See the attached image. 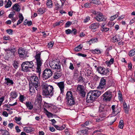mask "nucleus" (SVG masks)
Wrapping results in <instances>:
<instances>
[{
    "label": "nucleus",
    "mask_w": 135,
    "mask_h": 135,
    "mask_svg": "<svg viewBox=\"0 0 135 135\" xmlns=\"http://www.w3.org/2000/svg\"><path fill=\"white\" fill-rule=\"evenodd\" d=\"M101 92L98 90L90 91L87 94L86 102L88 103H92L101 94Z\"/></svg>",
    "instance_id": "obj_1"
},
{
    "label": "nucleus",
    "mask_w": 135,
    "mask_h": 135,
    "mask_svg": "<svg viewBox=\"0 0 135 135\" xmlns=\"http://www.w3.org/2000/svg\"><path fill=\"white\" fill-rule=\"evenodd\" d=\"M41 53L40 52H37L36 55L34 56L36 61L35 65H36V72L38 73L39 76H40L41 71V66L43 63V61L41 58Z\"/></svg>",
    "instance_id": "obj_2"
},
{
    "label": "nucleus",
    "mask_w": 135,
    "mask_h": 135,
    "mask_svg": "<svg viewBox=\"0 0 135 135\" xmlns=\"http://www.w3.org/2000/svg\"><path fill=\"white\" fill-rule=\"evenodd\" d=\"M53 87L47 84L43 85L42 87V95L46 97L50 98L53 95Z\"/></svg>",
    "instance_id": "obj_3"
},
{
    "label": "nucleus",
    "mask_w": 135,
    "mask_h": 135,
    "mask_svg": "<svg viewBox=\"0 0 135 135\" xmlns=\"http://www.w3.org/2000/svg\"><path fill=\"white\" fill-rule=\"evenodd\" d=\"M75 98L73 97L72 92L68 91L66 94L65 99L67 104L69 107L72 106L75 104Z\"/></svg>",
    "instance_id": "obj_4"
},
{
    "label": "nucleus",
    "mask_w": 135,
    "mask_h": 135,
    "mask_svg": "<svg viewBox=\"0 0 135 135\" xmlns=\"http://www.w3.org/2000/svg\"><path fill=\"white\" fill-rule=\"evenodd\" d=\"M110 108V106L108 105L100 104L99 107V114L103 116H106L107 112L109 110Z\"/></svg>",
    "instance_id": "obj_5"
},
{
    "label": "nucleus",
    "mask_w": 135,
    "mask_h": 135,
    "mask_svg": "<svg viewBox=\"0 0 135 135\" xmlns=\"http://www.w3.org/2000/svg\"><path fill=\"white\" fill-rule=\"evenodd\" d=\"M112 92L110 90L105 92L102 95L103 101L105 102L110 101L112 97Z\"/></svg>",
    "instance_id": "obj_6"
},
{
    "label": "nucleus",
    "mask_w": 135,
    "mask_h": 135,
    "mask_svg": "<svg viewBox=\"0 0 135 135\" xmlns=\"http://www.w3.org/2000/svg\"><path fill=\"white\" fill-rule=\"evenodd\" d=\"M52 73L51 70L48 68L46 69L43 71L42 74V78L45 80L48 79L52 75Z\"/></svg>",
    "instance_id": "obj_7"
},
{
    "label": "nucleus",
    "mask_w": 135,
    "mask_h": 135,
    "mask_svg": "<svg viewBox=\"0 0 135 135\" xmlns=\"http://www.w3.org/2000/svg\"><path fill=\"white\" fill-rule=\"evenodd\" d=\"M111 108L112 110V114L113 116H115L119 113L121 110V108L118 105L116 106L115 105H113L111 107Z\"/></svg>",
    "instance_id": "obj_8"
},
{
    "label": "nucleus",
    "mask_w": 135,
    "mask_h": 135,
    "mask_svg": "<svg viewBox=\"0 0 135 135\" xmlns=\"http://www.w3.org/2000/svg\"><path fill=\"white\" fill-rule=\"evenodd\" d=\"M29 84H30V85H39L40 82L37 77L35 75L32 76Z\"/></svg>",
    "instance_id": "obj_9"
},
{
    "label": "nucleus",
    "mask_w": 135,
    "mask_h": 135,
    "mask_svg": "<svg viewBox=\"0 0 135 135\" xmlns=\"http://www.w3.org/2000/svg\"><path fill=\"white\" fill-rule=\"evenodd\" d=\"M77 91L80 94L81 97H85L86 92L84 91V86L81 85H78L77 88Z\"/></svg>",
    "instance_id": "obj_10"
},
{
    "label": "nucleus",
    "mask_w": 135,
    "mask_h": 135,
    "mask_svg": "<svg viewBox=\"0 0 135 135\" xmlns=\"http://www.w3.org/2000/svg\"><path fill=\"white\" fill-rule=\"evenodd\" d=\"M18 53L20 57L25 58L27 56V52L22 47L19 48L18 51Z\"/></svg>",
    "instance_id": "obj_11"
},
{
    "label": "nucleus",
    "mask_w": 135,
    "mask_h": 135,
    "mask_svg": "<svg viewBox=\"0 0 135 135\" xmlns=\"http://www.w3.org/2000/svg\"><path fill=\"white\" fill-rule=\"evenodd\" d=\"M95 19L98 22L104 21H106L107 17L101 13H99L95 17Z\"/></svg>",
    "instance_id": "obj_12"
},
{
    "label": "nucleus",
    "mask_w": 135,
    "mask_h": 135,
    "mask_svg": "<svg viewBox=\"0 0 135 135\" xmlns=\"http://www.w3.org/2000/svg\"><path fill=\"white\" fill-rule=\"evenodd\" d=\"M109 69H105L101 67H99L97 68V70L100 74L102 75H106L107 73L109 72Z\"/></svg>",
    "instance_id": "obj_13"
},
{
    "label": "nucleus",
    "mask_w": 135,
    "mask_h": 135,
    "mask_svg": "<svg viewBox=\"0 0 135 135\" xmlns=\"http://www.w3.org/2000/svg\"><path fill=\"white\" fill-rule=\"evenodd\" d=\"M106 79V77H102L101 79L98 88L102 89L105 86Z\"/></svg>",
    "instance_id": "obj_14"
},
{
    "label": "nucleus",
    "mask_w": 135,
    "mask_h": 135,
    "mask_svg": "<svg viewBox=\"0 0 135 135\" xmlns=\"http://www.w3.org/2000/svg\"><path fill=\"white\" fill-rule=\"evenodd\" d=\"M61 70L56 71L54 74L53 77L55 79H58L62 76Z\"/></svg>",
    "instance_id": "obj_15"
},
{
    "label": "nucleus",
    "mask_w": 135,
    "mask_h": 135,
    "mask_svg": "<svg viewBox=\"0 0 135 135\" xmlns=\"http://www.w3.org/2000/svg\"><path fill=\"white\" fill-rule=\"evenodd\" d=\"M25 62L22 63L21 65V70L25 72H27L30 71L27 65H26Z\"/></svg>",
    "instance_id": "obj_16"
},
{
    "label": "nucleus",
    "mask_w": 135,
    "mask_h": 135,
    "mask_svg": "<svg viewBox=\"0 0 135 135\" xmlns=\"http://www.w3.org/2000/svg\"><path fill=\"white\" fill-rule=\"evenodd\" d=\"M88 128L86 127L85 129L79 131L78 134V135H88Z\"/></svg>",
    "instance_id": "obj_17"
},
{
    "label": "nucleus",
    "mask_w": 135,
    "mask_h": 135,
    "mask_svg": "<svg viewBox=\"0 0 135 135\" xmlns=\"http://www.w3.org/2000/svg\"><path fill=\"white\" fill-rule=\"evenodd\" d=\"M57 85L60 88L61 91V93L63 94L64 90V83L63 81L60 82L58 83Z\"/></svg>",
    "instance_id": "obj_18"
},
{
    "label": "nucleus",
    "mask_w": 135,
    "mask_h": 135,
    "mask_svg": "<svg viewBox=\"0 0 135 135\" xmlns=\"http://www.w3.org/2000/svg\"><path fill=\"white\" fill-rule=\"evenodd\" d=\"M99 27V23L96 22L91 24L89 26V28L91 30H95Z\"/></svg>",
    "instance_id": "obj_19"
},
{
    "label": "nucleus",
    "mask_w": 135,
    "mask_h": 135,
    "mask_svg": "<svg viewBox=\"0 0 135 135\" xmlns=\"http://www.w3.org/2000/svg\"><path fill=\"white\" fill-rule=\"evenodd\" d=\"M65 33L67 35L73 33L74 35H76L77 33V30L76 29L74 28L72 29V30L70 29H68L65 30Z\"/></svg>",
    "instance_id": "obj_20"
},
{
    "label": "nucleus",
    "mask_w": 135,
    "mask_h": 135,
    "mask_svg": "<svg viewBox=\"0 0 135 135\" xmlns=\"http://www.w3.org/2000/svg\"><path fill=\"white\" fill-rule=\"evenodd\" d=\"M51 68L54 69H57L56 71L61 70L60 63H56L55 64V65H53L51 66Z\"/></svg>",
    "instance_id": "obj_21"
},
{
    "label": "nucleus",
    "mask_w": 135,
    "mask_h": 135,
    "mask_svg": "<svg viewBox=\"0 0 135 135\" xmlns=\"http://www.w3.org/2000/svg\"><path fill=\"white\" fill-rule=\"evenodd\" d=\"M5 80L6 81H5L4 83L6 84L7 86L9 84V85H12L14 84V82L13 80L9 78H5Z\"/></svg>",
    "instance_id": "obj_22"
},
{
    "label": "nucleus",
    "mask_w": 135,
    "mask_h": 135,
    "mask_svg": "<svg viewBox=\"0 0 135 135\" xmlns=\"http://www.w3.org/2000/svg\"><path fill=\"white\" fill-rule=\"evenodd\" d=\"M20 6L17 3L15 4L12 7L13 9L15 10L16 11L19 12L21 9L20 8Z\"/></svg>",
    "instance_id": "obj_23"
},
{
    "label": "nucleus",
    "mask_w": 135,
    "mask_h": 135,
    "mask_svg": "<svg viewBox=\"0 0 135 135\" xmlns=\"http://www.w3.org/2000/svg\"><path fill=\"white\" fill-rule=\"evenodd\" d=\"M26 105L28 109L30 110L32 109L33 106L32 104L30 102H26Z\"/></svg>",
    "instance_id": "obj_24"
},
{
    "label": "nucleus",
    "mask_w": 135,
    "mask_h": 135,
    "mask_svg": "<svg viewBox=\"0 0 135 135\" xmlns=\"http://www.w3.org/2000/svg\"><path fill=\"white\" fill-rule=\"evenodd\" d=\"M105 116H103L102 115L99 114V117L97 118L96 119V122H99L103 120L105 117Z\"/></svg>",
    "instance_id": "obj_25"
},
{
    "label": "nucleus",
    "mask_w": 135,
    "mask_h": 135,
    "mask_svg": "<svg viewBox=\"0 0 135 135\" xmlns=\"http://www.w3.org/2000/svg\"><path fill=\"white\" fill-rule=\"evenodd\" d=\"M25 63H26V64L27 65L28 68L30 69L33 68L34 66V64L32 61H25Z\"/></svg>",
    "instance_id": "obj_26"
},
{
    "label": "nucleus",
    "mask_w": 135,
    "mask_h": 135,
    "mask_svg": "<svg viewBox=\"0 0 135 135\" xmlns=\"http://www.w3.org/2000/svg\"><path fill=\"white\" fill-rule=\"evenodd\" d=\"M53 3L51 0H47L46 1V4L49 8H51L53 7Z\"/></svg>",
    "instance_id": "obj_27"
},
{
    "label": "nucleus",
    "mask_w": 135,
    "mask_h": 135,
    "mask_svg": "<svg viewBox=\"0 0 135 135\" xmlns=\"http://www.w3.org/2000/svg\"><path fill=\"white\" fill-rule=\"evenodd\" d=\"M55 128L57 130H61L64 129L66 127L65 124H63L61 126H59L57 125H54Z\"/></svg>",
    "instance_id": "obj_28"
},
{
    "label": "nucleus",
    "mask_w": 135,
    "mask_h": 135,
    "mask_svg": "<svg viewBox=\"0 0 135 135\" xmlns=\"http://www.w3.org/2000/svg\"><path fill=\"white\" fill-rule=\"evenodd\" d=\"M10 95L11 98L14 99L16 98L18 96L17 92L15 91H11L10 93Z\"/></svg>",
    "instance_id": "obj_29"
},
{
    "label": "nucleus",
    "mask_w": 135,
    "mask_h": 135,
    "mask_svg": "<svg viewBox=\"0 0 135 135\" xmlns=\"http://www.w3.org/2000/svg\"><path fill=\"white\" fill-rule=\"evenodd\" d=\"M83 47V46L82 44H80L79 45L74 48V50L76 52H78L81 51Z\"/></svg>",
    "instance_id": "obj_30"
},
{
    "label": "nucleus",
    "mask_w": 135,
    "mask_h": 135,
    "mask_svg": "<svg viewBox=\"0 0 135 135\" xmlns=\"http://www.w3.org/2000/svg\"><path fill=\"white\" fill-rule=\"evenodd\" d=\"M123 106L124 108V110H125L126 113H128L129 109V108L127 105L126 103L125 102V101H124L123 103Z\"/></svg>",
    "instance_id": "obj_31"
},
{
    "label": "nucleus",
    "mask_w": 135,
    "mask_h": 135,
    "mask_svg": "<svg viewBox=\"0 0 135 135\" xmlns=\"http://www.w3.org/2000/svg\"><path fill=\"white\" fill-rule=\"evenodd\" d=\"M44 110V112L46 114L47 117H51L52 115V113L49 112L45 108H44L43 109Z\"/></svg>",
    "instance_id": "obj_32"
},
{
    "label": "nucleus",
    "mask_w": 135,
    "mask_h": 135,
    "mask_svg": "<svg viewBox=\"0 0 135 135\" xmlns=\"http://www.w3.org/2000/svg\"><path fill=\"white\" fill-rule=\"evenodd\" d=\"M32 128L31 127H26L24 128V130L27 133H29L33 131L32 130Z\"/></svg>",
    "instance_id": "obj_33"
},
{
    "label": "nucleus",
    "mask_w": 135,
    "mask_h": 135,
    "mask_svg": "<svg viewBox=\"0 0 135 135\" xmlns=\"http://www.w3.org/2000/svg\"><path fill=\"white\" fill-rule=\"evenodd\" d=\"M90 51L92 53L94 54H98L101 53L100 50L97 49L94 50H90Z\"/></svg>",
    "instance_id": "obj_34"
},
{
    "label": "nucleus",
    "mask_w": 135,
    "mask_h": 135,
    "mask_svg": "<svg viewBox=\"0 0 135 135\" xmlns=\"http://www.w3.org/2000/svg\"><path fill=\"white\" fill-rule=\"evenodd\" d=\"M13 65L14 68L16 70L17 69L19 66V63L17 61H15L13 63Z\"/></svg>",
    "instance_id": "obj_35"
},
{
    "label": "nucleus",
    "mask_w": 135,
    "mask_h": 135,
    "mask_svg": "<svg viewBox=\"0 0 135 135\" xmlns=\"http://www.w3.org/2000/svg\"><path fill=\"white\" fill-rule=\"evenodd\" d=\"M29 84V91L31 93H34L35 92L34 86L31 85Z\"/></svg>",
    "instance_id": "obj_36"
},
{
    "label": "nucleus",
    "mask_w": 135,
    "mask_h": 135,
    "mask_svg": "<svg viewBox=\"0 0 135 135\" xmlns=\"http://www.w3.org/2000/svg\"><path fill=\"white\" fill-rule=\"evenodd\" d=\"M98 41V38H94L91 39L88 42L89 43V44L90 45L91 43L93 42H96Z\"/></svg>",
    "instance_id": "obj_37"
},
{
    "label": "nucleus",
    "mask_w": 135,
    "mask_h": 135,
    "mask_svg": "<svg viewBox=\"0 0 135 135\" xmlns=\"http://www.w3.org/2000/svg\"><path fill=\"white\" fill-rule=\"evenodd\" d=\"M12 4V2L10 0H8L6 4L5 5V7L6 8L10 7L11 6Z\"/></svg>",
    "instance_id": "obj_38"
},
{
    "label": "nucleus",
    "mask_w": 135,
    "mask_h": 135,
    "mask_svg": "<svg viewBox=\"0 0 135 135\" xmlns=\"http://www.w3.org/2000/svg\"><path fill=\"white\" fill-rule=\"evenodd\" d=\"M16 49V48L13 47H11V48H9L10 52H11V54L13 55H15V52Z\"/></svg>",
    "instance_id": "obj_39"
},
{
    "label": "nucleus",
    "mask_w": 135,
    "mask_h": 135,
    "mask_svg": "<svg viewBox=\"0 0 135 135\" xmlns=\"http://www.w3.org/2000/svg\"><path fill=\"white\" fill-rule=\"evenodd\" d=\"M135 55V49L130 50L129 53V55L130 56H132Z\"/></svg>",
    "instance_id": "obj_40"
},
{
    "label": "nucleus",
    "mask_w": 135,
    "mask_h": 135,
    "mask_svg": "<svg viewBox=\"0 0 135 135\" xmlns=\"http://www.w3.org/2000/svg\"><path fill=\"white\" fill-rule=\"evenodd\" d=\"M123 121L122 120H120L118 125V127L121 129H123L124 126Z\"/></svg>",
    "instance_id": "obj_41"
},
{
    "label": "nucleus",
    "mask_w": 135,
    "mask_h": 135,
    "mask_svg": "<svg viewBox=\"0 0 135 135\" xmlns=\"http://www.w3.org/2000/svg\"><path fill=\"white\" fill-rule=\"evenodd\" d=\"M109 30V28L105 27L104 25H103V24L102 25V28L101 30L102 32H106L108 31Z\"/></svg>",
    "instance_id": "obj_42"
},
{
    "label": "nucleus",
    "mask_w": 135,
    "mask_h": 135,
    "mask_svg": "<svg viewBox=\"0 0 135 135\" xmlns=\"http://www.w3.org/2000/svg\"><path fill=\"white\" fill-rule=\"evenodd\" d=\"M119 14V12H117V14L115 15L112 16H111L110 18V20L111 21H113L115 19L117 18L118 17Z\"/></svg>",
    "instance_id": "obj_43"
},
{
    "label": "nucleus",
    "mask_w": 135,
    "mask_h": 135,
    "mask_svg": "<svg viewBox=\"0 0 135 135\" xmlns=\"http://www.w3.org/2000/svg\"><path fill=\"white\" fill-rule=\"evenodd\" d=\"M38 13L42 14L45 12V11L43 8H40L38 9Z\"/></svg>",
    "instance_id": "obj_44"
},
{
    "label": "nucleus",
    "mask_w": 135,
    "mask_h": 135,
    "mask_svg": "<svg viewBox=\"0 0 135 135\" xmlns=\"http://www.w3.org/2000/svg\"><path fill=\"white\" fill-rule=\"evenodd\" d=\"M91 2L95 4H99L100 2L99 0H90Z\"/></svg>",
    "instance_id": "obj_45"
},
{
    "label": "nucleus",
    "mask_w": 135,
    "mask_h": 135,
    "mask_svg": "<svg viewBox=\"0 0 135 135\" xmlns=\"http://www.w3.org/2000/svg\"><path fill=\"white\" fill-rule=\"evenodd\" d=\"M114 42H117L119 41L120 40V38H118V37L116 36H114L112 38Z\"/></svg>",
    "instance_id": "obj_46"
},
{
    "label": "nucleus",
    "mask_w": 135,
    "mask_h": 135,
    "mask_svg": "<svg viewBox=\"0 0 135 135\" xmlns=\"http://www.w3.org/2000/svg\"><path fill=\"white\" fill-rule=\"evenodd\" d=\"M71 24L72 22H71L70 21L67 22L65 25V27H70Z\"/></svg>",
    "instance_id": "obj_47"
},
{
    "label": "nucleus",
    "mask_w": 135,
    "mask_h": 135,
    "mask_svg": "<svg viewBox=\"0 0 135 135\" xmlns=\"http://www.w3.org/2000/svg\"><path fill=\"white\" fill-rule=\"evenodd\" d=\"M23 75V73L20 71H18L16 74V76L17 77H20Z\"/></svg>",
    "instance_id": "obj_48"
},
{
    "label": "nucleus",
    "mask_w": 135,
    "mask_h": 135,
    "mask_svg": "<svg viewBox=\"0 0 135 135\" xmlns=\"http://www.w3.org/2000/svg\"><path fill=\"white\" fill-rule=\"evenodd\" d=\"M6 32L9 35H12L13 34V31L12 30L8 29L6 30Z\"/></svg>",
    "instance_id": "obj_49"
},
{
    "label": "nucleus",
    "mask_w": 135,
    "mask_h": 135,
    "mask_svg": "<svg viewBox=\"0 0 135 135\" xmlns=\"http://www.w3.org/2000/svg\"><path fill=\"white\" fill-rule=\"evenodd\" d=\"M42 97L40 95H38V96L37 100H38V103H41L42 100Z\"/></svg>",
    "instance_id": "obj_50"
},
{
    "label": "nucleus",
    "mask_w": 135,
    "mask_h": 135,
    "mask_svg": "<svg viewBox=\"0 0 135 135\" xmlns=\"http://www.w3.org/2000/svg\"><path fill=\"white\" fill-rule=\"evenodd\" d=\"M90 18L89 16H87L84 20V23L88 22L90 20Z\"/></svg>",
    "instance_id": "obj_51"
},
{
    "label": "nucleus",
    "mask_w": 135,
    "mask_h": 135,
    "mask_svg": "<svg viewBox=\"0 0 135 135\" xmlns=\"http://www.w3.org/2000/svg\"><path fill=\"white\" fill-rule=\"evenodd\" d=\"M90 122L89 121H87L84 123L82 124L81 125L82 127H85L86 126H88Z\"/></svg>",
    "instance_id": "obj_52"
},
{
    "label": "nucleus",
    "mask_w": 135,
    "mask_h": 135,
    "mask_svg": "<svg viewBox=\"0 0 135 135\" xmlns=\"http://www.w3.org/2000/svg\"><path fill=\"white\" fill-rule=\"evenodd\" d=\"M44 105L46 108H49L50 107V106L49 105L48 103H46L45 101H44Z\"/></svg>",
    "instance_id": "obj_53"
},
{
    "label": "nucleus",
    "mask_w": 135,
    "mask_h": 135,
    "mask_svg": "<svg viewBox=\"0 0 135 135\" xmlns=\"http://www.w3.org/2000/svg\"><path fill=\"white\" fill-rule=\"evenodd\" d=\"M91 6V4L88 3H86L84 4V6L85 8H89Z\"/></svg>",
    "instance_id": "obj_54"
},
{
    "label": "nucleus",
    "mask_w": 135,
    "mask_h": 135,
    "mask_svg": "<svg viewBox=\"0 0 135 135\" xmlns=\"http://www.w3.org/2000/svg\"><path fill=\"white\" fill-rule=\"evenodd\" d=\"M118 99L120 101H121L123 100V98L122 97V94L121 93H118Z\"/></svg>",
    "instance_id": "obj_55"
},
{
    "label": "nucleus",
    "mask_w": 135,
    "mask_h": 135,
    "mask_svg": "<svg viewBox=\"0 0 135 135\" xmlns=\"http://www.w3.org/2000/svg\"><path fill=\"white\" fill-rule=\"evenodd\" d=\"M24 96L23 95H20L19 97V100L20 101L22 102L24 100Z\"/></svg>",
    "instance_id": "obj_56"
},
{
    "label": "nucleus",
    "mask_w": 135,
    "mask_h": 135,
    "mask_svg": "<svg viewBox=\"0 0 135 135\" xmlns=\"http://www.w3.org/2000/svg\"><path fill=\"white\" fill-rule=\"evenodd\" d=\"M63 22V20H61L55 23V26H57L59 25L60 24L62 23Z\"/></svg>",
    "instance_id": "obj_57"
},
{
    "label": "nucleus",
    "mask_w": 135,
    "mask_h": 135,
    "mask_svg": "<svg viewBox=\"0 0 135 135\" xmlns=\"http://www.w3.org/2000/svg\"><path fill=\"white\" fill-rule=\"evenodd\" d=\"M70 65L69 67V68L70 69L73 70L74 69V67L73 66V64L71 63H70Z\"/></svg>",
    "instance_id": "obj_58"
},
{
    "label": "nucleus",
    "mask_w": 135,
    "mask_h": 135,
    "mask_svg": "<svg viewBox=\"0 0 135 135\" xmlns=\"http://www.w3.org/2000/svg\"><path fill=\"white\" fill-rule=\"evenodd\" d=\"M65 132L66 135H70V134L68 129H66L65 130Z\"/></svg>",
    "instance_id": "obj_59"
},
{
    "label": "nucleus",
    "mask_w": 135,
    "mask_h": 135,
    "mask_svg": "<svg viewBox=\"0 0 135 135\" xmlns=\"http://www.w3.org/2000/svg\"><path fill=\"white\" fill-rule=\"evenodd\" d=\"M77 55L79 56H82L83 57H85L86 56V54H82L81 53H78Z\"/></svg>",
    "instance_id": "obj_60"
},
{
    "label": "nucleus",
    "mask_w": 135,
    "mask_h": 135,
    "mask_svg": "<svg viewBox=\"0 0 135 135\" xmlns=\"http://www.w3.org/2000/svg\"><path fill=\"white\" fill-rule=\"evenodd\" d=\"M10 38L9 36H4L3 37V39L4 40H9V39Z\"/></svg>",
    "instance_id": "obj_61"
},
{
    "label": "nucleus",
    "mask_w": 135,
    "mask_h": 135,
    "mask_svg": "<svg viewBox=\"0 0 135 135\" xmlns=\"http://www.w3.org/2000/svg\"><path fill=\"white\" fill-rule=\"evenodd\" d=\"M78 68L76 67L75 68V69L74 70V73H75V74H76L77 75H78Z\"/></svg>",
    "instance_id": "obj_62"
},
{
    "label": "nucleus",
    "mask_w": 135,
    "mask_h": 135,
    "mask_svg": "<svg viewBox=\"0 0 135 135\" xmlns=\"http://www.w3.org/2000/svg\"><path fill=\"white\" fill-rule=\"evenodd\" d=\"M9 134V132L7 130H5L4 131V133L2 135H8Z\"/></svg>",
    "instance_id": "obj_63"
},
{
    "label": "nucleus",
    "mask_w": 135,
    "mask_h": 135,
    "mask_svg": "<svg viewBox=\"0 0 135 135\" xmlns=\"http://www.w3.org/2000/svg\"><path fill=\"white\" fill-rule=\"evenodd\" d=\"M105 64L107 66L110 67L112 64L109 61H107L105 62Z\"/></svg>",
    "instance_id": "obj_64"
}]
</instances>
